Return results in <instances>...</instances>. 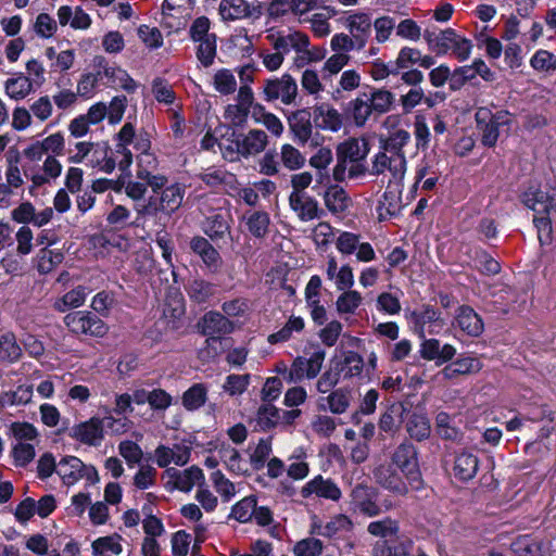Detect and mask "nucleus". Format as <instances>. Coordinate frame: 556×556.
Segmentation results:
<instances>
[{
  "label": "nucleus",
  "mask_w": 556,
  "mask_h": 556,
  "mask_svg": "<svg viewBox=\"0 0 556 556\" xmlns=\"http://www.w3.org/2000/svg\"><path fill=\"white\" fill-rule=\"evenodd\" d=\"M522 203L532 210L535 215L533 223L538 229L539 240L551 241L552 216L556 215V182L545 186H530L522 193Z\"/></svg>",
  "instance_id": "f257e3e1"
},
{
  "label": "nucleus",
  "mask_w": 556,
  "mask_h": 556,
  "mask_svg": "<svg viewBox=\"0 0 556 556\" xmlns=\"http://www.w3.org/2000/svg\"><path fill=\"white\" fill-rule=\"evenodd\" d=\"M199 332L206 338L205 346L200 350V357L214 358L218 354L220 346V336L228 334L233 331V323L225 315L216 311L205 313L198 321Z\"/></svg>",
  "instance_id": "f03ea898"
},
{
  "label": "nucleus",
  "mask_w": 556,
  "mask_h": 556,
  "mask_svg": "<svg viewBox=\"0 0 556 556\" xmlns=\"http://www.w3.org/2000/svg\"><path fill=\"white\" fill-rule=\"evenodd\" d=\"M391 464L396 467L412 489L418 490L422 485L421 472L418 463L416 446L409 441L402 442L391 456Z\"/></svg>",
  "instance_id": "7ed1b4c3"
},
{
  "label": "nucleus",
  "mask_w": 556,
  "mask_h": 556,
  "mask_svg": "<svg viewBox=\"0 0 556 556\" xmlns=\"http://www.w3.org/2000/svg\"><path fill=\"white\" fill-rule=\"evenodd\" d=\"M62 169V164L53 155H47L40 169L35 167L25 168L24 176L30 181L27 187L28 194L31 198L45 194L51 182L61 176Z\"/></svg>",
  "instance_id": "20e7f679"
},
{
  "label": "nucleus",
  "mask_w": 556,
  "mask_h": 556,
  "mask_svg": "<svg viewBox=\"0 0 556 556\" xmlns=\"http://www.w3.org/2000/svg\"><path fill=\"white\" fill-rule=\"evenodd\" d=\"M299 94L298 83L290 74L273 77L264 80L263 96L267 102L280 100L285 105L295 103Z\"/></svg>",
  "instance_id": "39448f33"
},
{
  "label": "nucleus",
  "mask_w": 556,
  "mask_h": 556,
  "mask_svg": "<svg viewBox=\"0 0 556 556\" xmlns=\"http://www.w3.org/2000/svg\"><path fill=\"white\" fill-rule=\"evenodd\" d=\"M64 324L74 334L103 337L108 332L106 324L91 312L77 311L64 317Z\"/></svg>",
  "instance_id": "423d86ee"
},
{
  "label": "nucleus",
  "mask_w": 556,
  "mask_h": 556,
  "mask_svg": "<svg viewBox=\"0 0 556 556\" xmlns=\"http://www.w3.org/2000/svg\"><path fill=\"white\" fill-rule=\"evenodd\" d=\"M56 473L66 485H72L83 478L90 483H94L99 480L96 468L85 465L75 456L63 457L58 463Z\"/></svg>",
  "instance_id": "0eeeda50"
},
{
  "label": "nucleus",
  "mask_w": 556,
  "mask_h": 556,
  "mask_svg": "<svg viewBox=\"0 0 556 556\" xmlns=\"http://www.w3.org/2000/svg\"><path fill=\"white\" fill-rule=\"evenodd\" d=\"M325 357L326 352L320 349L313 352L308 358L295 357L288 371V381L299 382L305 378L309 380L316 378L323 368Z\"/></svg>",
  "instance_id": "6e6552de"
},
{
  "label": "nucleus",
  "mask_w": 556,
  "mask_h": 556,
  "mask_svg": "<svg viewBox=\"0 0 556 556\" xmlns=\"http://www.w3.org/2000/svg\"><path fill=\"white\" fill-rule=\"evenodd\" d=\"M372 477L377 484L396 495H406L409 483L403 478L402 472L391 463L378 465L372 470Z\"/></svg>",
  "instance_id": "1a4fd4ad"
},
{
  "label": "nucleus",
  "mask_w": 556,
  "mask_h": 556,
  "mask_svg": "<svg viewBox=\"0 0 556 556\" xmlns=\"http://www.w3.org/2000/svg\"><path fill=\"white\" fill-rule=\"evenodd\" d=\"M406 167V159L379 151L372 159L370 173L371 175L380 176L388 172L392 177L390 182L399 184L404 179Z\"/></svg>",
  "instance_id": "9d476101"
},
{
  "label": "nucleus",
  "mask_w": 556,
  "mask_h": 556,
  "mask_svg": "<svg viewBox=\"0 0 556 556\" xmlns=\"http://www.w3.org/2000/svg\"><path fill=\"white\" fill-rule=\"evenodd\" d=\"M203 214L206 215L203 225L204 232L213 240L218 241L230 235V213L222 207L208 210L202 207Z\"/></svg>",
  "instance_id": "9b49d317"
},
{
  "label": "nucleus",
  "mask_w": 556,
  "mask_h": 556,
  "mask_svg": "<svg viewBox=\"0 0 556 556\" xmlns=\"http://www.w3.org/2000/svg\"><path fill=\"white\" fill-rule=\"evenodd\" d=\"M300 494L303 498L316 496L337 502L340 500L342 493L332 479L324 478L321 475H318L301 488Z\"/></svg>",
  "instance_id": "f8f14e48"
},
{
  "label": "nucleus",
  "mask_w": 556,
  "mask_h": 556,
  "mask_svg": "<svg viewBox=\"0 0 556 556\" xmlns=\"http://www.w3.org/2000/svg\"><path fill=\"white\" fill-rule=\"evenodd\" d=\"M230 517L237 521H273V514L266 506H257L254 496H247L238 502L231 510Z\"/></svg>",
  "instance_id": "ddd939ff"
},
{
  "label": "nucleus",
  "mask_w": 556,
  "mask_h": 556,
  "mask_svg": "<svg viewBox=\"0 0 556 556\" xmlns=\"http://www.w3.org/2000/svg\"><path fill=\"white\" fill-rule=\"evenodd\" d=\"M219 14L224 21L258 18L262 15L261 3L249 4L245 0H222Z\"/></svg>",
  "instance_id": "4468645a"
},
{
  "label": "nucleus",
  "mask_w": 556,
  "mask_h": 556,
  "mask_svg": "<svg viewBox=\"0 0 556 556\" xmlns=\"http://www.w3.org/2000/svg\"><path fill=\"white\" fill-rule=\"evenodd\" d=\"M168 477L167 484L182 492H189L194 485L199 488L204 483V473L201 468L191 466L185 470L167 468L164 472Z\"/></svg>",
  "instance_id": "2eb2a0df"
},
{
  "label": "nucleus",
  "mask_w": 556,
  "mask_h": 556,
  "mask_svg": "<svg viewBox=\"0 0 556 556\" xmlns=\"http://www.w3.org/2000/svg\"><path fill=\"white\" fill-rule=\"evenodd\" d=\"M289 205L301 222L320 218L324 213L317 200L307 193H290Z\"/></svg>",
  "instance_id": "dca6fc26"
},
{
  "label": "nucleus",
  "mask_w": 556,
  "mask_h": 556,
  "mask_svg": "<svg viewBox=\"0 0 556 556\" xmlns=\"http://www.w3.org/2000/svg\"><path fill=\"white\" fill-rule=\"evenodd\" d=\"M93 64L94 67L102 68L103 76L108 78L109 86L119 87L127 92L136 91L138 85L125 70L115 66H108L103 56H96Z\"/></svg>",
  "instance_id": "f3484780"
},
{
  "label": "nucleus",
  "mask_w": 556,
  "mask_h": 556,
  "mask_svg": "<svg viewBox=\"0 0 556 556\" xmlns=\"http://www.w3.org/2000/svg\"><path fill=\"white\" fill-rule=\"evenodd\" d=\"M103 419L92 417L72 428V437L83 444L97 446L103 439Z\"/></svg>",
  "instance_id": "a211bd4d"
},
{
  "label": "nucleus",
  "mask_w": 556,
  "mask_h": 556,
  "mask_svg": "<svg viewBox=\"0 0 556 556\" xmlns=\"http://www.w3.org/2000/svg\"><path fill=\"white\" fill-rule=\"evenodd\" d=\"M312 117L313 113H311L308 109L296 110L288 117L290 131L299 144L304 146L312 137Z\"/></svg>",
  "instance_id": "6ab92c4d"
},
{
  "label": "nucleus",
  "mask_w": 556,
  "mask_h": 556,
  "mask_svg": "<svg viewBox=\"0 0 556 556\" xmlns=\"http://www.w3.org/2000/svg\"><path fill=\"white\" fill-rule=\"evenodd\" d=\"M345 26L353 37V41L357 43L358 50H362L371 35L372 22L370 16L364 12L353 13L346 17Z\"/></svg>",
  "instance_id": "aec40b11"
},
{
  "label": "nucleus",
  "mask_w": 556,
  "mask_h": 556,
  "mask_svg": "<svg viewBox=\"0 0 556 556\" xmlns=\"http://www.w3.org/2000/svg\"><path fill=\"white\" fill-rule=\"evenodd\" d=\"M372 488L357 484L353 488L351 497L354 510H358L364 517H376L380 514V507L374 502Z\"/></svg>",
  "instance_id": "412c9836"
},
{
  "label": "nucleus",
  "mask_w": 556,
  "mask_h": 556,
  "mask_svg": "<svg viewBox=\"0 0 556 556\" xmlns=\"http://www.w3.org/2000/svg\"><path fill=\"white\" fill-rule=\"evenodd\" d=\"M313 121L317 128L337 132L343 125L341 113L328 103H320L313 108Z\"/></svg>",
  "instance_id": "4be33fe9"
},
{
  "label": "nucleus",
  "mask_w": 556,
  "mask_h": 556,
  "mask_svg": "<svg viewBox=\"0 0 556 556\" xmlns=\"http://www.w3.org/2000/svg\"><path fill=\"white\" fill-rule=\"evenodd\" d=\"M455 326L467 336L475 338L479 337L484 330L482 318L468 305H462L457 308Z\"/></svg>",
  "instance_id": "5701e85b"
},
{
  "label": "nucleus",
  "mask_w": 556,
  "mask_h": 556,
  "mask_svg": "<svg viewBox=\"0 0 556 556\" xmlns=\"http://www.w3.org/2000/svg\"><path fill=\"white\" fill-rule=\"evenodd\" d=\"M323 198L327 210L336 216L344 215L352 205V199L339 185L329 186Z\"/></svg>",
  "instance_id": "b1692460"
},
{
  "label": "nucleus",
  "mask_w": 556,
  "mask_h": 556,
  "mask_svg": "<svg viewBox=\"0 0 556 556\" xmlns=\"http://www.w3.org/2000/svg\"><path fill=\"white\" fill-rule=\"evenodd\" d=\"M241 156L249 159L265 151L268 146V136L262 129H251L247 134H240Z\"/></svg>",
  "instance_id": "393cba45"
},
{
  "label": "nucleus",
  "mask_w": 556,
  "mask_h": 556,
  "mask_svg": "<svg viewBox=\"0 0 556 556\" xmlns=\"http://www.w3.org/2000/svg\"><path fill=\"white\" fill-rule=\"evenodd\" d=\"M477 128L481 134V143L485 147H494L498 139V127L492 123V111L488 108H479L476 112Z\"/></svg>",
  "instance_id": "a878e982"
},
{
  "label": "nucleus",
  "mask_w": 556,
  "mask_h": 556,
  "mask_svg": "<svg viewBox=\"0 0 556 556\" xmlns=\"http://www.w3.org/2000/svg\"><path fill=\"white\" fill-rule=\"evenodd\" d=\"M151 166L152 169L156 167V160L152 154H144L139 156L137 178L144 181L147 187L149 186L154 193L159 190H163L167 182V178L163 175H154L151 170L146 168L143 164Z\"/></svg>",
  "instance_id": "bb28decb"
},
{
  "label": "nucleus",
  "mask_w": 556,
  "mask_h": 556,
  "mask_svg": "<svg viewBox=\"0 0 556 556\" xmlns=\"http://www.w3.org/2000/svg\"><path fill=\"white\" fill-rule=\"evenodd\" d=\"M190 249L201 257L207 267L217 269L220 266L222 257L207 239L201 236L193 237L190 241Z\"/></svg>",
  "instance_id": "cd10ccee"
},
{
  "label": "nucleus",
  "mask_w": 556,
  "mask_h": 556,
  "mask_svg": "<svg viewBox=\"0 0 556 556\" xmlns=\"http://www.w3.org/2000/svg\"><path fill=\"white\" fill-rule=\"evenodd\" d=\"M185 192V186L180 184H173L165 187L161 192V197L157 198L163 214L170 216L175 213L182 204Z\"/></svg>",
  "instance_id": "c85d7f7f"
},
{
  "label": "nucleus",
  "mask_w": 556,
  "mask_h": 556,
  "mask_svg": "<svg viewBox=\"0 0 556 556\" xmlns=\"http://www.w3.org/2000/svg\"><path fill=\"white\" fill-rule=\"evenodd\" d=\"M370 151L366 139L349 138L341 142L337 148V156L345 157L350 161H365Z\"/></svg>",
  "instance_id": "c756f323"
},
{
  "label": "nucleus",
  "mask_w": 556,
  "mask_h": 556,
  "mask_svg": "<svg viewBox=\"0 0 556 556\" xmlns=\"http://www.w3.org/2000/svg\"><path fill=\"white\" fill-rule=\"evenodd\" d=\"M111 148L108 142H93L92 150L87 161L92 167H98L104 173H112L116 167L115 160L110 156Z\"/></svg>",
  "instance_id": "7c9ffc66"
},
{
  "label": "nucleus",
  "mask_w": 556,
  "mask_h": 556,
  "mask_svg": "<svg viewBox=\"0 0 556 556\" xmlns=\"http://www.w3.org/2000/svg\"><path fill=\"white\" fill-rule=\"evenodd\" d=\"M345 113L357 127H363L371 114H374L367 99V92H362L355 99L351 100L348 103Z\"/></svg>",
  "instance_id": "2f4dec72"
},
{
  "label": "nucleus",
  "mask_w": 556,
  "mask_h": 556,
  "mask_svg": "<svg viewBox=\"0 0 556 556\" xmlns=\"http://www.w3.org/2000/svg\"><path fill=\"white\" fill-rule=\"evenodd\" d=\"M456 36L457 34L453 28H446L439 33L426 30L424 34L429 48L437 54H446L452 49Z\"/></svg>",
  "instance_id": "473e14b6"
},
{
  "label": "nucleus",
  "mask_w": 556,
  "mask_h": 556,
  "mask_svg": "<svg viewBox=\"0 0 556 556\" xmlns=\"http://www.w3.org/2000/svg\"><path fill=\"white\" fill-rule=\"evenodd\" d=\"M409 141L410 134L407 130L396 129L390 132L388 137L380 138V151L406 159L403 149Z\"/></svg>",
  "instance_id": "72a5a7b5"
},
{
  "label": "nucleus",
  "mask_w": 556,
  "mask_h": 556,
  "mask_svg": "<svg viewBox=\"0 0 556 556\" xmlns=\"http://www.w3.org/2000/svg\"><path fill=\"white\" fill-rule=\"evenodd\" d=\"M478 465V457L475 454L462 452L454 460V476L462 481L471 480L477 475Z\"/></svg>",
  "instance_id": "f704fd0d"
},
{
  "label": "nucleus",
  "mask_w": 556,
  "mask_h": 556,
  "mask_svg": "<svg viewBox=\"0 0 556 556\" xmlns=\"http://www.w3.org/2000/svg\"><path fill=\"white\" fill-rule=\"evenodd\" d=\"M434 429L435 433L445 441L458 443L464 437L463 431L454 425L453 418L445 412L437 414Z\"/></svg>",
  "instance_id": "c9c22d12"
},
{
  "label": "nucleus",
  "mask_w": 556,
  "mask_h": 556,
  "mask_svg": "<svg viewBox=\"0 0 556 556\" xmlns=\"http://www.w3.org/2000/svg\"><path fill=\"white\" fill-rule=\"evenodd\" d=\"M343 370L344 366L341 364V361H331L329 367L317 379L316 390L323 394L333 391L340 381Z\"/></svg>",
  "instance_id": "e433bc0d"
},
{
  "label": "nucleus",
  "mask_w": 556,
  "mask_h": 556,
  "mask_svg": "<svg viewBox=\"0 0 556 556\" xmlns=\"http://www.w3.org/2000/svg\"><path fill=\"white\" fill-rule=\"evenodd\" d=\"M4 90L11 99L18 101L30 94L34 86L27 76L20 74L5 80Z\"/></svg>",
  "instance_id": "4c0bfd02"
},
{
  "label": "nucleus",
  "mask_w": 556,
  "mask_h": 556,
  "mask_svg": "<svg viewBox=\"0 0 556 556\" xmlns=\"http://www.w3.org/2000/svg\"><path fill=\"white\" fill-rule=\"evenodd\" d=\"M22 348L13 332L0 334V361L9 364L16 363L22 357Z\"/></svg>",
  "instance_id": "58836bf2"
},
{
  "label": "nucleus",
  "mask_w": 556,
  "mask_h": 556,
  "mask_svg": "<svg viewBox=\"0 0 556 556\" xmlns=\"http://www.w3.org/2000/svg\"><path fill=\"white\" fill-rule=\"evenodd\" d=\"M406 431L413 440L418 442L427 440L431 433L428 417L422 414L413 413L406 421Z\"/></svg>",
  "instance_id": "ea45409f"
},
{
  "label": "nucleus",
  "mask_w": 556,
  "mask_h": 556,
  "mask_svg": "<svg viewBox=\"0 0 556 556\" xmlns=\"http://www.w3.org/2000/svg\"><path fill=\"white\" fill-rule=\"evenodd\" d=\"M207 387L204 383H194L181 396L182 406L189 410H198L207 401Z\"/></svg>",
  "instance_id": "a19ab883"
},
{
  "label": "nucleus",
  "mask_w": 556,
  "mask_h": 556,
  "mask_svg": "<svg viewBox=\"0 0 556 556\" xmlns=\"http://www.w3.org/2000/svg\"><path fill=\"white\" fill-rule=\"evenodd\" d=\"M374 114L381 115L391 110L395 101L394 94L384 88H374L367 93Z\"/></svg>",
  "instance_id": "79ce46f5"
},
{
  "label": "nucleus",
  "mask_w": 556,
  "mask_h": 556,
  "mask_svg": "<svg viewBox=\"0 0 556 556\" xmlns=\"http://www.w3.org/2000/svg\"><path fill=\"white\" fill-rule=\"evenodd\" d=\"M327 403V408L336 415L345 413L351 403V391L348 388L336 389L319 400Z\"/></svg>",
  "instance_id": "37998d69"
},
{
  "label": "nucleus",
  "mask_w": 556,
  "mask_h": 556,
  "mask_svg": "<svg viewBox=\"0 0 556 556\" xmlns=\"http://www.w3.org/2000/svg\"><path fill=\"white\" fill-rule=\"evenodd\" d=\"M482 367L481 362L475 357H459L443 369L446 378H454L457 375L478 372Z\"/></svg>",
  "instance_id": "c03bdc74"
},
{
  "label": "nucleus",
  "mask_w": 556,
  "mask_h": 556,
  "mask_svg": "<svg viewBox=\"0 0 556 556\" xmlns=\"http://www.w3.org/2000/svg\"><path fill=\"white\" fill-rule=\"evenodd\" d=\"M189 298L197 303H205L216 293V286L204 279H192L186 286Z\"/></svg>",
  "instance_id": "a18cd8bd"
},
{
  "label": "nucleus",
  "mask_w": 556,
  "mask_h": 556,
  "mask_svg": "<svg viewBox=\"0 0 556 556\" xmlns=\"http://www.w3.org/2000/svg\"><path fill=\"white\" fill-rule=\"evenodd\" d=\"M248 230L255 238H264L268 232L270 218L267 212L253 211L245 214Z\"/></svg>",
  "instance_id": "49530a36"
},
{
  "label": "nucleus",
  "mask_w": 556,
  "mask_h": 556,
  "mask_svg": "<svg viewBox=\"0 0 556 556\" xmlns=\"http://www.w3.org/2000/svg\"><path fill=\"white\" fill-rule=\"evenodd\" d=\"M64 260V254L61 251L50 250L42 248L37 254V270L42 274L53 271Z\"/></svg>",
  "instance_id": "de8ad7c7"
},
{
  "label": "nucleus",
  "mask_w": 556,
  "mask_h": 556,
  "mask_svg": "<svg viewBox=\"0 0 556 556\" xmlns=\"http://www.w3.org/2000/svg\"><path fill=\"white\" fill-rule=\"evenodd\" d=\"M306 159L299 149L290 143L280 148V164L290 172L298 170L305 165Z\"/></svg>",
  "instance_id": "09e8293b"
},
{
  "label": "nucleus",
  "mask_w": 556,
  "mask_h": 556,
  "mask_svg": "<svg viewBox=\"0 0 556 556\" xmlns=\"http://www.w3.org/2000/svg\"><path fill=\"white\" fill-rule=\"evenodd\" d=\"M441 313L431 305H422L412 313V318L420 338H425V326L440 319Z\"/></svg>",
  "instance_id": "8fccbe9b"
},
{
  "label": "nucleus",
  "mask_w": 556,
  "mask_h": 556,
  "mask_svg": "<svg viewBox=\"0 0 556 556\" xmlns=\"http://www.w3.org/2000/svg\"><path fill=\"white\" fill-rule=\"evenodd\" d=\"M281 419V410L269 402H264L257 409V424L264 430L275 428Z\"/></svg>",
  "instance_id": "3c124183"
},
{
  "label": "nucleus",
  "mask_w": 556,
  "mask_h": 556,
  "mask_svg": "<svg viewBox=\"0 0 556 556\" xmlns=\"http://www.w3.org/2000/svg\"><path fill=\"white\" fill-rule=\"evenodd\" d=\"M86 288L78 286L75 289L66 292L54 304V307L60 312H65L68 308H76L81 306L86 301Z\"/></svg>",
  "instance_id": "603ef678"
},
{
  "label": "nucleus",
  "mask_w": 556,
  "mask_h": 556,
  "mask_svg": "<svg viewBox=\"0 0 556 556\" xmlns=\"http://www.w3.org/2000/svg\"><path fill=\"white\" fill-rule=\"evenodd\" d=\"M363 298L356 290H343L336 301L339 314H354L362 304Z\"/></svg>",
  "instance_id": "864d4df0"
},
{
  "label": "nucleus",
  "mask_w": 556,
  "mask_h": 556,
  "mask_svg": "<svg viewBox=\"0 0 556 556\" xmlns=\"http://www.w3.org/2000/svg\"><path fill=\"white\" fill-rule=\"evenodd\" d=\"M304 329V320L301 317H291L287 324L277 332L269 334L268 342L276 344L288 341L293 332H301Z\"/></svg>",
  "instance_id": "5fc2aeb1"
},
{
  "label": "nucleus",
  "mask_w": 556,
  "mask_h": 556,
  "mask_svg": "<svg viewBox=\"0 0 556 556\" xmlns=\"http://www.w3.org/2000/svg\"><path fill=\"white\" fill-rule=\"evenodd\" d=\"M152 93L159 103L166 105L173 104L176 100V93L173 86L164 78L156 77L152 81Z\"/></svg>",
  "instance_id": "6e6d98bb"
},
{
  "label": "nucleus",
  "mask_w": 556,
  "mask_h": 556,
  "mask_svg": "<svg viewBox=\"0 0 556 556\" xmlns=\"http://www.w3.org/2000/svg\"><path fill=\"white\" fill-rule=\"evenodd\" d=\"M214 88L220 94H231L237 90V80L230 70H219L213 78Z\"/></svg>",
  "instance_id": "4d7b16f0"
},
{
  "label": "nucleus",
  "mask_w": 556,
  "mask_h": 556,
  "mask_svg": "<svg viewBox=\"0 0 556 556\" xmlns=\"http://www.w3.org/2000/svg\"><path fill=\"white\" fill-rule=\"evenodd\" d=\"M473 261L476 267L484 275L492 276L501 271L500 263L484 250H476Z\"/></svg>",
  "instance_id": "13d9d810"
},
{
  "label": "nucleus",
  "mask_w": 556,
  "mask_h": 556,
  "mask_svg": "<svg viewBox=\"0 0 556 556\" xmlns=\"http://www.w3.org/2000/svg\"><path fill=\"white\" fill-rule=\"evenodd\" d=\"M198 42L197 58L204 67H208L214 63L216 56V36Z\"/></svg>",
  "instance_id": "bf43d9fd"
},
{
  "label": "nucleus",
  "mask_w": 556,
  "mask_h": 556,
  "mask_svg": "<svg viewBox=\"0 0 556 556\" xmlns=\"http://www.w3.org/2000/svg\"><path fill=\"white\" fill-rule=\"evenodd\" d=\"M251 376L249 374L244 375H229L226 378L225 383L223 384V389L229 395H240L242 394L250 384Z\"/></svg>",
  "instance_id": "052dcab7"
},
{
  "label": "nucleus",
  "mask_w": 556,
  "mask_h": 556,
  "mask_svg": "<svg viewBox=\"0 0 556 556\" xmlns=\"http://www.w3.org/2000/svg\"><path fill=\"white\" fill-rule=\"evenodd\" d=\"M94 556H113L122 552L118 541L112 536L100 538L92 543Z\"/></svg>",
  "instance_id": "680f3d73"
},
{
  "label": "nucleus",
  "mask_w": 556,
  "mask_h": 556,
  "mask_svg": "<svg viewBox=\"0 0 556 556\" xmlns=\"http://www.w3.org/2000/svg\"><path fill=\"white\" fill-rule=\"evenodd\" d=\"M118 453L126 460L129 467H134L136 464H139L143 452L141 447L134 441H122L118 444Z\"/></svg>",
  "instance_id": "e2e57ef3"
},
{
  "label": "nucleus",
  "mask_w": 556,
  "mask_h": 556,
  "mask_svg": "<svg viewBox=\"0 0 556 556\" xmlns=\"http://www.w3.org/2000/svg\"><path fill=\"white\" fill-rule=\"evenodd\" d=\"M341 364L344 366V370L342 371L344 378H352L362 374L364 359L358 353L349 351L345 353Z\"/></svg>",
  "instance_id": "0e129e2a"
},
{
  "label": "nucleus",
  "mask_w": 556,
  "mask_h": 556,
  "mask_svg": "<svg viewBox=\"0 0 556 556\" xmlns=\"http://www.w3.org/2000/svg\"><path fill=\"white\" fill-rule=\"evenodd\" d=\"M130 211L121 204L115 205L106 215V223L116 230L126 228L129 223Z\"/></svg>",
  "instance_id": "69168bd1"
},
{
  "label": "nucleus",
  "mask_w": 556,
  "mask_h": 556,
  "mask_svg": "<svg viewBox=\"0 0 556 556\" xmlns=\"http://www.w3.org/2000/svg\"><path fill=\"white\" fill-rule=\"evenodd\" d=\"M103 71L98 68L97 73H87L81 75L77 84V94L85 98H90L99 80L102 78Z\"/></svg>",
  "instance_id": "338daca9"
},
{
  "label": "nucleus",
  "mask_w": 556,
  "mask_h": 556,
  "mask_svg": "<svg viewBox=\"0 0 556 556\" xmlns=\"http://www.w3.org/2000/svg\"><path fill=\"white\" fill-rule=\"evenodd\" d=\"M511 549L518 556H538L541 548L530 536H519L511 543Z\"/></svg>",
  "instance_id": "774afa93"
}]
</instances>
